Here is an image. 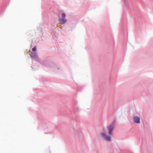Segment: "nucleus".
<instances>
[{
    "label": "nucleus",
    "mask_w": 153,
    "mask_h": 153,
    "mask_svg": "<svg viewBox=\"0 0 153 153\" xmlns=\"http://www.w3.org/2000/svg\"><path fill=\"white\" fill-rule=\"evenodd\" d=\"M100 135L102 138L107 142H110L112 140V137L111 136V135H106L104 132L101 133Z\"/></svg>",
    "instance_id": "f03ea898"
},
{
    "label": "nucleus",
    "mask_w": 153,
    "mask_h": 153,
    "mask_svg": "<svg viewBox=\"0 0 153 153\" xmlns=\"http://www.w3.org/2000/svg\"><path fill=\"white\" fill-rule=\"evenodd\" d=\"M134 122L137 124L140 123V118L138 116H134L133 118Z\"/></svg>",
    "instance_id": "39448f33"
},
{
    "label": "nucleus",
    "mask_w": 153,
    "mask_h": 153,
    "mask_svg": "<svg viewBox=\"0 0 153 153\" xmlns=\"http://www.w3.org/2000/svg\"><path fill=\"white\" fill-rule=\"evenodd\" d=\"M65 14L63 13L62 14V18H59L58 19V21L61 24H64L67 22V20L65 18Z\"/></svg>",
    "instance_id": "20e7f679"
},
{
    "label": "nucleus",
    "mask_w": 153,
    "mask_h": 153,
    "mask_svg": "<svg viewBox=\"0 0 153 153\" xmlns=\"http://www.w3.org/2000/svg\"><path fill=\"white\" fill-rule=\"evenodd\" d=\"M115 120H114L110 125L107 126V128L108 131V134H112L115 127Z\"/></svg>",
    "instance_id": "7ed1b4c3"
},
{
    "label": "nucleus",
    "mask_w": 153,
    "mask_h": 153,
    "mask_svg": "<svg viewBox=\"0 0 153 153\" xmlns=\"http://www.w3.org/2000/svg\"><path fill=\"white\" fill-rule=\"evenodd\" d=\"M36 46H35L32 49V51L30 52V51H29V52L31 53L30 56L31 57L35 59L36 60L38 61L40 63L42 64L46 65H47V62L45 61H44L41 59H40L37 54V53L36 52Z\"/></svg>",
    "instance_id": "f257e3e1"
}]
</instances>
